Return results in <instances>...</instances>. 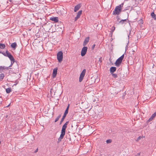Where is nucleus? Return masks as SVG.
Masks as SVG:
<instances>
[{
  "label": "nucleus",
  "mask_w": 156,
  "mask_h": 156,
  "mask_svg": "<svg viewBox=\"0 0 156 156\" xmlns=\"http://www.w3.org/2000/svg\"><path fill=\"white\" fill-rule=\"evenodd\" d=\"M151 16L152 18H154V20L156 19V15H155L154 12H152L151 13Z\"/></svg>",
  "instance_id": "19"
},
{
  "label": "nucleus",
  "mask_w": 156,
  "mask_h": 156,
  "mask_svg": "<svg viewBox=\"0 0 156 156\" xmlns=\"http://www.w3.org/2000/svg\"><path fill=\"white\" fill-rule=\"evenodd\" d=\"M11 46L12 48H15L16 46H17L16 43L15 42L12 43L11 44Z\"/></svg>",
  "instance_id": "17"
},
{
  "label": "nucleus",
  "mask_w": 156,
  "mask_h": 156,
  "mask_svg": "<svg viewBox=\"0 0 156 156\" xmlns=\"http://www.w3.org/2000/svg\"><path fill=\"white\" fill-rule=\"evenodd\" d=\"M155 2H156V0H155ZM155 4H156V3H155Z\"/></svg>",
  "instance_id": "33"
},
{
  "label": "nucleus",
  "mask_w": 156,
  "mask_h": 156,
  "mask_svg": "<svg viewBox=\"0 0 156 156\" xmlns=\"http://www.w3.org/2000/svg\"><path fill=\"white\" fill-rule=\"evenodd\" d=\"M86 72V70L85 69H84L82 71V72L81 73L79 79V81L80 82H81L83 78V77L85 75V73Z\"/></svg>",
  "instance_id": "6"
},
{
  "label": "nucleus",
  "mask_w": 156,
  "mask_h": 156,
  "mask_svg": "<svg viewBox=\"0 0 156 156\" xmlns=\"http://www.w3.org/2000/svg\"><path fill=\"white\" fill-rule=\"evenodd\" d=\"M69 107V104L65 112L64 115H66L68 112V110Z\"/></svg>",
  "instance_id": "16"
},
{
  "label": "nucleus",
  "mask_w": 156,
  "mask_h": 156,
  "mask_svg": "<svg viewBox=\"0 0 156 156\" xmlns=\"http://www.w3.org/2000/svg\"><path fill=\"white\" fill-rule=\"evenodd\" d=\"M124 56V55L123 54L116 60L115 63V66H119L122 63Z\"/></svg>",
  "instance_id": "4"
},
{
  "label": "nucleus",
  "mask_w": 156,
  "mask_h": 156,
  "mask_svg": "<svg viewBox=\"0 0 156 156\" xmlns=\"http://www.w3.org/2000/svg\"><path fill=\"white\" fill-rule=\"evenodd\" d=\"M57 59L59 62H61L63 59V53L62 51H60L57 54Z\"/></svg>",
  "instance_id": "5"
},
{
  "label": "nucleus",
  "mask_w": 156,
  "mask_h": 156,
  "mask_svg": "<svg viewBox=\"0 0 156 156\" xmlns=\"http://www.w3.org/2000/svg\"><path fill=\"white\" fill-rule=\"evenodd\" d=\"M141 137L140 136H139L137 139V141H138L140 140V139H141Z\"/></svg>",
  "instance_id": "27"
},
{
  "label": "nucleus",
  "mask_w": 156,
  "mask_h": 156,
  "mask_svg": "<svg viewBox=\"0 0 156 156\" xmlns=\"http://www.w3.org/2000/svg\"><path fill=\"white\" fill-rule=\"evenodd\" d=\"M89 41V37H86L84 40V41L83 42V46H85L87 44L88 42Z\"/></svg>",
  "instance_id": "12"
},
{
  "label": "nucleus",
  "mask_w": 156,
  "mask_h": 156,
  "mask_svg": "<svg viewBox=\"0 0 156 156\" xmlns=\"http://www.w3.org/2000/svg\"><path fill=\"white\" fill-rule=\"evenodd\" d=\"M37 150H38V149H37V150H36V151H37Z\"/></svg>",
  "instance_id": "32"
},
{
  "label": "nucleus",
  "mask_w": 156,
  "mask_h": 156,
  "mask_svg": "<svg viewBox=\"0 0 156 156\" xmlns=\"http://www.w3.org/2000/svg\"><path fill=\"white\" fill-rule=\"evenodd\" d=\"M137 156L136 155V156Z\"/></svg>",
  "instance_id": "34"
},
{
  "label": "nucleus",
  "mask_w": 156,
  "mask_h": 156,
  "mask_svg": "<svg viewBox=\"0 0 156 156\" xmlns=\"http://www.w3.org/2000/svg\"><path fill=\"white\" fill-rule=\"evenodd\" d=\"M61 117V115H59L57 117L56 119H55V122H56L57 121H58V120H59V119Z\"/></svg>",
  "instance_id": "24"
},
{
  "label": "nucleus",
  "mask_w": 156,
  "mask_h": 156,
  "mask_svg": "<svg viewBox=\"0 0 156 156\" xmlns=\"http://www.w3.org/2000/svg\"><path fill=\"white\" fill-rule=\"evenodd\" d=\"M82 10H80L77 13V15L75 17V21H76L78 20V19L80 18V15L82 14Z\"/></svg>",
  "instance_id": "8"
},
{
  "label": "nucleus",
  "mask_w": 156,
  "mask_h": 156,
  "mask_svg": "<svg viewBox=\"0 0 156 156\" xmlns=\"http://www.w3.org/2000/svg\"><path fill=\"white\" fill-rule=\"evenodd\" d=\"M69 123V122H66L63 126L61 130V134L59 137L58 138V142H60L63 138L65 134L66 129L67 127V125Z\"/></svg>",
  "instance_id": "1"
},
{
  "label": "nucleus",
  "mask_w": 156,
  "mask_h": 156,
  "mask_svg": "<svg viewBox=\"0 0 156 156\" xmlns=\"http://www.w3.org/2000/svg\"><path fill=\"white\" fill-rule=\"evenodd\" d=\"M156 116V112L153 114L151 117L149 118L148 120L149 121H150L152 120L153 118Z\"/></svg>",
  "instance_id": "15"
},
{
  "label": "nucleus",
  "mask_w": 156,
  "mask_h": 156,
  "mask_svg": "<svg viewBox=\"0 0 156 156\" xmlns=\"http://www.w3.org/2000/svg\"><path fill=\"white\" fill-rule=\"evenodd\" d=\"M87 49V47L84 46L82 48L81 51V55L83 56L86 54Z\"/></svg>",
  "instance_id": "7"
},
{
  "label": "nucleus",
  "mask_w": 156,
  "mask_h": 156,
  "mask_svg": "<svg viewBox=\"0 0 156 156\" xmlns=\"http://www.w3.org/2000/svg\"><path fill=\"white\" fill-rule=\"evenodd\" d=\"M123 4H121L116 7L115 10L113 11V14L114 15H119L121 11L122 8L123 7Z\"/></svg>",
  "instance_id": "2"
},
{
  "label": "nucleus",
  "mask_w": 156,
  "mask_h": 156,
  "mask_svg": "<svg viewBox=\"0 0 156 156\" xmlns=\"http://www.w3.org/2000/svg\"><path fill=\"white\" fill-rule=\"evenodd\" d=\"M9 67H6L5 66H0V73H1L4 69L8 70L9 69H11Z\"/></svg>",
  "instance_id": "9"
},
{
  "label": "nucleus",
  "mask_w": 156,
  "mask_h": 156,
  "mask_svg": "<svg viewBox=\"0 0 156 156\" xmlns=\"http://www.w3.org/2000/svg\"><path fill=\"white\" fill-rule=\"evenodd\" d=\"M66 116V115H63V117H62V119H61V120L60 122V124H61L63 122V121H64Z\"/></svg>",
  "instance_id": "22"
},
{
  "label": "nucleus",
  "mask_w": 156,
  "mask_h": 156,
  "mask_svg": "<svg viewBox=\"0 0 156 156\" xmlns=\"http://www.w3.org/2000/svg\"><path fill=\"white\" fill-rule=\"evenodd\" d=\"M52 90V89H51V90H50V93H51V94L52 92H51V90Z\"/></svg>",
  "instance_id": "29"
},
{
  "label": "nucleus",
  "mask_w": 156,
  "mask_h": 156,
  "mask_svg": "<svg viewBox=\"0 0 156 156\" xmlns=\"http://www.w3.org/2000/svg\"><path fill=\"white\" fill-rule=\"evenodd\" d=\"M95 46V44H94V45H93V48Z\"/></svg>",
  "instance_id": "30"
},
{
  "label": "nucleus",
  "mask_w": 156,
  "mask_h": 156,
  "mask_svg": "<svg viewBox=\"0 0 156 156\" xmlns=\"http://www.w3.org/2000/svg\"><path fill=\"white\" fill-rule=\"evenodd\" d=\"M10 104H9L8 105L6 106V107H8L10 105Z\"/></svg>",
  "instance_id": "28"
},
{
  "label": "nucleus",
  "mask_w": 156,
  "mask_h": 156,
  "mask_svg": "<svg viewBox=\"0 0 156 156\" xmlns=\"http://www.w3.org/2000/svg\"><path fill=\"white\" fill-rule=\"evenodd\" d=\"M80 4H78L76 5L74 8V11L76 12L80 8Z\"/></svg>",
  "instance_id": "13"
},
{
  "label": "nucleus",
  "mask_w": 156,
  "mask_h": 156,
  "mask_svg": "<svg viewBox=\"0 0 156 156\" xmlns=\"http://www.w3.org/2000/svg\"><path fill=\"white\" fill-rule=\"evenodd\" d=\"M116 70V68L114 67H112L110 68V73L112 74L114 72H115Z\"/></svg>",
  "instance_id": "14"
},
{
  "label": "nucleus",
  "mask_w": 156,
  "mask_h": 156,
  "mask_svg": "<svg viewBox=\"0 0 156 156\" xmlns=\"http://www.w3.org/2000/svg\"><path fill=\"white\" fill-rule=\"evenodd\" d=\"M126 22L127 20L126 19L122 20L120 21V23L121 24H123L124 23Z\"/></svg>",
  "instance_id": "23"
},
{
  "label": "nucleus",
  "mask_w": 156,
  "mask_h": 156,
  "mask_svg": "<svg viewBox=\"0 0 156 156\" xmlns=\"http://www.w3.org/2000/svg\"><path fill=\"white\" fill-rule=\"evenodd\" d=\"M112 142V140H106V142L108 144V143H110L111 142Z\"/></svg>",
  "instance_id": "26"
},
{
  "label": "nucleus",
  "mask_w": 156,
  "mask_h": 156,
  "mask_svg": "<svg viewBox=\"0 0 156 156\" xmlns=\"http://www.w3.org/2000/svg\"><path fill=\"white\" fill-rule=\"evenodd\" d=\"M57 68H55L54 69L53 71L52 76L53 78L56 77L57 74Z\"/></svg>",
  "instance_id": "11"
},
{
  "label": "nucleus",
  "mask_w": 156,
  "mask_h": 156,
  "mask_svg": "<svg viewBox=\"0 0 156 156\" xmlns=\"http://www.w3.org/2000/svg\"><path fill=\"white\" fill-rule=\"evenodd\" d=\"M99 61H100V62H101V60H100V59H99Z\"/></svg>",
  "instance_id": "31"
},
{
  "label": "nucleus",
  "mask_w": 156,
  "mask_h": 156,
  "mask_svg": "<svg viewBox=\"0 0 156 156\" xmlns=\"http://www.w3.org/2000/svg\"><path fill=\"white\" fill-rule=\"evenodd\" d=\"M0 53H2L5 56L8 57L11 61V64L9 66V67H11L15 62V59L13 56L8 51H6V53H3L1 51H0Z\"/></svg>",
  "instance_id": "3"
},
{
  "label": "nucleus",
  "mask_w": 156,
  "mask_h": 156,
  "mask_svg": "<svg viewBox=\"0 0 156 156\" xmlns=\"http://www.w3.org/2000/svg\"><path fill=\"white\" fill-rule=\"evenodd\" d=\"M112 76L114 77V78H116L118 77V76L116 74L112 73Z\"/></svg>",
  "instance_id": "25"
},
{
  "label": "nucleus",
  "mask_w": 156,
  "mask_h": 156,
  "mask_svg": "<svg viewBox=\"0 0 156 156\" xmlns=\"http://www.w3.org/2000/svg\"><path fill=\"white\" fill-rule=\"evenodd\" d=\"M50 20H51L54 21L56 23L58 22V17H51Z\"/></svg>",
  "instance_id": "10"
},
{
  "label": "nucleus",
  "mask_w": 156,
  "mask_h": 156,
  "mask_svg": "<svg viewBox=\"0 0 156 156\" xmlns=\"http://www.w3.org/2000/svg\"><path fill=\"white\" fill-rule=\"evenodd\" d=\"M5 45L4 44L0 43V48L3 49L5 48Z\"/></svg>",
  "instance_id": "21"
},
{
  "label": "nucleus",
  "mask_w": 156,
  "mask_h": 156,
  "mask_svg": "<svg viewBox=\"0 0 156 156\" xmlns=\"http://www.w3.org/2000/svg\"><path fill=\"white\" fill-rule=\"evenodd\" d=\"M5 77V75L4 73H1L0 75V79L1 80H2Z\"/></svg>",
  "instance_id": "20"
},
{
  "label": "nucleus",
  "mask_w": 156,
  "mask_h": 156,
  "mask_svg": "<svg viewBox=\"0 0 156 156\" xmlns=\"http://www.w3.org/2000/svg\"><path fill=\"white\" fill-rule=\"evenodd\" d=\"M12 90V89L10 87L6 89V92L8 94L10 93L11 92Z\"/></svg>",
  "instance_id": "18"
}]
</instances>
